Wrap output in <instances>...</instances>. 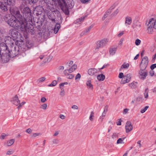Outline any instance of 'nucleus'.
<instances>
[{
  "mask_svg": "<svg viewBox=\"0 0 156 156\" xmlns=\"http://www.w3.org/2000/svg\"><path fill=\"white\" fill-rule=\"evenodd\" d=\"M5 21L11 27H14L16 29H11L9 30V33L11 36L15 38H18L19 32L17 30L19 29L20 21L16 17L12 14H6L4 17Z\"/></svg>",
  "mask_w": 156,
  "mask_h": 156,
  "instance_id": "1",
  "label": "nucleus"
},
{
  "mask_svg": "<svg viewBox=\"0 0 156 156\" xmlns=\"http://www.w3.org/2000/svg\"><path fill=\"white\" fill-rule=\"evenodd\" d=\"M19 40L15 42V46H10L7 52L5 55V61L7 62L9 58H13L19 55L20 50V43Z\"/></svg>",
  "mask_w": 156,
  "mask_h": 156,
  "instance_id": "2",
  "label": "nucleus"
},
{
  "mask_svg": "<svg viewBox=\"0 0 156 156\" xmlns=\"http://www.w3.org/2000/svg\"><path fill=\"white\" fill-rule=\"evenodd\" d=\"M28 22H22L20 25V30L24 31L27 34L30 33L31 35L34 34V27Z\"/></svg>",
  "mask_w": 156,
  "mask_h": 156,
  "instance_id": "3",
  "label": "nucleus"
},
{
  "mask_svg": "<svg viewBox=\"0 0 156 156\" xmlns=\"http://www.w3.org/2000/svg\"><path fill=\"white\" fill-rule=\"evenodd\" d=\"M57 1L58 5L62 10L65 12V14H68L69 12L67 8V4L64 0H44V2L47 4H55L56 3Z\"/></svg>",
  "mask_w": 156,
  "mask_h": 156,
  "instance_id": "4",
  "label": "nucleus"
},
{
  "mask_svg": "<svg viewBox=\"0 0 156 156\" xmlns=\"http://www.w3.org/2000/svg\"><path fill=\"white\" fill-rule=\"evenodd\" d=\"M23 17L25 19L24 22H29L32 23V19L31 12L30 8L27 7H25L23 10Z\"/></svg>",
  "mask_w": 156,
  "mask_h": 156,
  "instance_id": "5",
  "label": "nucleus"
},
{
  "mask_svg": "<svg viewBox=\"0 0 156 156\" xmlns=\"http://www.w3.org/2000/svg\"><path fill=\"white\" fill-rule=\"evenodd\" d=\"M12 4V0H0V8L3 11H6L7 10V5H11Z\"/></svg>",
  "mask_w": 156,
  "mask_h": 156,
  "instance_id": "6",
  "label": "nucleus"
},
{
  "mask_svg": "<svg viewBox=\"0 0 156 156\" xmlns=\"http://www.w3.org/2000/svg\"><path fill=\"white\" fill-rule=\"evenodd\" d=\"M46 4L47 5L45 7V12L46 14L51 12H54L55 14L57 13L58 14L59 13V12L57 9H55L53 7H52V4L53 5V4H52V3L51 4Z\"/></svg>",
  "mask_w": 156,
  "mask_h": 156,
  "instance_id": "7",
  "label": "nucleus"
},
{
  "mask_svg": "<svg viewBox=\"0 0 156 156\" xmlns=\"http://www.w3.org/2000/svg\"><path fill=\"white\" fill-rule=\"evenodd\" d=\"M8 45L5 43L2 42L0 43V53L2 56L5 58V55L7 52L9 48H8Z\"/></svg>",
  "mask_w": 156,
  "mask_h": 156,
  "instance_id": "8",
  "label": "nucleus"
},
{
  "mask_svg": "<svg viewBox=\"0 0 156 156\" xmlns=\"http://www.w3.org/2000/svg\"><path fill=\"white\" fill-rule=\"evenodd\" d=\"M17 40L13 39L11 37L9 36H6L4 38V41L9 46V48L10 46H15V42Z\"/></svg>",
  "mask_w": 156,
  "mask_h": 156,
  "instance_id": "9",
  "label": "nucleus"
},
{
  "mask_svg": "<svg viewBox=\"0 0 156 156\" xmlns=\"http://www.w3.org/2000/svg\"><path fill=\"white\" fill-rule=\"evenodd\" d=\"M108 41V39L107 38H104L98 41L97 43L95 50H97L100 48L103 47L104 46L106 45Z\"/></svg>",
  "mask_w": 156,
  "mask_h": 156,
  "instance_id": "10",
  "label": "nucleus"
},
{
  "mask_svg": "<svg viewBox=\"0 0 156 156\" xmlns=\"http://www.w3.org/2000/svg\"><path fill=\"white\" fill-rule=\"evenodd\" d=\"M148 63V57L145 56L143 58L140 65V69H141L145 70Z\"/></svg>",
  "mask_w": 156,
  "mask_h": 156,
  "instance_id": "11",
  "label": "nucleus"
},
{
  "mask_svg": "<svg viewBox=\"0 0 156 156\" xmlns=\"http://www.w3.org/2000/svg\"><path fill=\"white\" fill-rule=\"evenodd\" d=\"M145 70L140 69V70L139 72V77L140 79L144 80L148 74V72L147 71H144Z\"/></svg>",
  "mask_w": 156,
  "mask_h": 156,
  "instance_id": "12",
  "label": "nucleus"
},
{
  "mask_svg": "<svg viewBox=\"0 0 156 156\" xmlns=\"http://www.w3.org/2000/svg\"><path fill=\"white\" fill-rule=\"evenodd\" d=\"M33 44L31 43H30L29 42H27L25 45H23V46H20L21 49L22 51H24L26 50L27 48H30L33 46Z\"/></svg>",
  "mask_w": 156,
  "mask_h": 156,
  "instance_id": "13",
  "label": "nucleus"
},
{
  "mask_svg": "<svg viewBox=\"0 0 156 156\" xmlns=\"http://www.w3.org/2000/svg\"><path fill=\"white\" fill-rule=\"evenodd\" d=\"M146 25L147 26V32L149 34H152L154 32V29L153 26L152 24H149V22H147L146 23Z\"/></svg>",
  "mask_w": 156,
  "mask_h": 156,
  "instance_id": "14",
  "label": "nucleus"
},
{
  "mask_svg": "<svg viewBox=\"0 0 156 156\" xmlns=\"http://www.w3.org/2000/svg\"><path fill=\"white\" fill-rule=\"evenodd\" d=\"M125 128L126 132L127 133L130 132L132 130V126L130 122H127L126 124Z\"/></svg>",
  "mask_w": 156,
  "mask_h": 156,
  "instance_id": "15",
  "label": "nucleus"
},
{
  "mask_svg": "<svg viewBox=\"0 0 156 156\" xmlns=\"http://www.w3.org/2000/svg\"><path fill=\"white\" fill-rule=\"evenodd\" d=\"M57 14V13L55 14L54 12H51L48 13L47 15L50 20L53 22H54L55 21V19L56 18V15Z\"/></svg>",
  "mask_w": 156,
  "mask_h": 156,
  "instance_id": "16",
  "label": "nucleus"
},
{
  "mask_svg": "<svg viewBox=\"0 0 156 156\" xmlns=\"http://www.w3.org/2000/svg\"><path fill=\"white\" fill-rule=\"evenodd\" d=\"M43 8L41 6H39L35 8L34 10V12L37 16L41 15L42 14Z\"/></svg>",
  "mask_w": 156,
  "mask_h": 156,
  "instance_id": "17",
  "label": "nucleus"
},
{
  "mask_svg": "<svg viewBox=\"0 0 156 156\" xmlns=\"http://www.w3.org/2000/svg\"><path fill=\"white\" fill-rule=\"evenodd\" d=\"M118 47L117 46H112L109 48V54L111 55H114L116 53Z\"/></svg>",
  "mask_w": 156,
  "mask_h": 156,
  "instance_id": "18",
  "label": "nucleus"
},
{
  "mask_svg": "<svg viewBox=\"0 0 156 156\" xmlns=\"http://www.w3.org/2000/svg\"><path fill=\"white\" fill-rule=\"evenodd\" d=\"M19 101L18 97L17 95L13 97L11 100L12 103L16 106H18L19 104Z\"/></svg>",
  "mask_w": 156,
  "mask_h": 156,
  "instance_id": "19",
  "label": "nucleus"
},
{
  "mask_svg": "<svg viewBox=\"0 0 156 156\" xmlns=\"http://www.w3.org/2000/svg\"><path fill=\"white\" fill-rule=\"evenodd\" d=\"M87 72L90 75L93 76L97 73V70L94 68H91L88 70Z\"/></svg>",
  "mask_w": 156,
  "mask_h": 156,
  "instance_id": "20",
  "label": "nucleus"
},
{
  "mask_svg": "<svg viewBox=\"0 0 156 156\" xmlns=\"http://www.w3.org/2000/svg\"><path fill=\"white\" fill-rule=\"evenodd\" d=\"M149 24H152L153 27L156 29V18H151L149 20Z\"/></svg>",
  "mask_w": 156,
  "mask_h": 156,
  "instance_id": "21",
  "label": "nucleus"
},
{
  "mask_svg": "<svg viewBox=\"0 0 156 156\" xmlns=\"http://www.w3.org/2000/svg\"><path fill=\"white\" fill-rule=\"evenodd\" d=\"M64 73L67 79H72L74 77V76L73 75L69 73L68 71L67 70H65Z\"/></svg>",
  "mask_w": 156,
  "mask_h": 156,
  "instance_id": "22",
  "label": "nucleus"
},
{
  "mask_svg": "<svg viewBox=\"0 0 156 156\" xmlns=\"http://www.w3.org/2000/svg\"><path fill=\"white\" fill-rule=\"evenodd\" d=\"M132 22V18L129 16H126L125 18V25L127 26L130 25Z\"/></svg>",
  "mask_w": 156,
  "mask_h": 156,
  "instance_id": "23",
  "label": "nucleus"
},
{
  "mask_svg": "<svg viewBox=\"0 0 156 156\" xmlns=\"http://www.w3.org/2000/svg\"><path fill=\"white\" fill-rule=\"evenodd\" d=\"M86 84L87 87V88L88 90H92L93 89V85L91 84V81L90 80L87 81Z\"/></svg>",
  "mask_w": 156,
  "mask_h": 156,
  "instance_id": "24",
  "label": "nucleus"
},
{
  "mask_svg": "<svg viewBox=\"0 0 156 156\" xmlns=\"http://www.w3.org/2000/svg\"><path fill=\"white\" fill-rule=\"evenodd\" d=\"M112 9H108L105 13L102 18V20H104L106 18L108 15H109L112 12Z\"/></svg>",
  "mask_w": 156,
  "mask_h": 156,
  "instance_id": "25",
  "label": "nucleus"
},
{
  "mask_svg": "<svg viewBox=\"0 0 156 156\" xmlns=\"http://www.w3.org/2000/svg\"><path fill=\"white\" fill-rule=\"evenodd\" d=\"M93 25H91L89 27H88L81 33V35H86L87 33H88L90 31V30L93 27Z\"/></svg>",
  "mask_w": 156,
  "mask_h": 156,
  "instance_id": "26",
  "label": "nucleus"
},
{
  "mask_svg": "<svg viewBox=\"0 0 156 156\" xmlns=\"http://www.w3.org/2000/svg\"><path fill=\"white\" fill-rule=\"evenodd\" d=\"M137 82L133 81L131 83H129V86L131 88L135 89L137 87Z\"/></svg>",
  "mask_w": 156,
  "mask_h": 156,
  "instance_id": "27",
  "label": "nucleus"
},
{
  "mask_svg": "<svg viewBox=\"0 0 156 156\" xmlns=\"http://www.w3.org/2000/svg\"><path fill=\"white\" fill-rule=\"evenodd\" d=\"M77 65L76 64H74L70 68L67 70H68L69 73H70L74 71V70L77 68Z\"/></svg>",
  "mask_w": 156,
  "mask_h": 156,
  "instance_id": "28",
  "label": "nucleus"
},
{
  "mask_svg": "<svg viewBox=\"0 0 156 156\" xmlns=\"http://www.w3.org/2000/svg\"><path fill=\"white\" fill-rule=\"evenodd\" d=\"M125 76H126V80H125L124 83H129L131 79V75L129 74H127Z\"/></svg>",
  "mask_w": 156,
  "mask_h": 156,
  "instance_id": "29",
  "label": "nucleus"
},
{
  "mask_svg": "<svg viewBox=\"0 0 156 156\" xmlns=\"http://www.w3.org/2000/svg\"><path fill=\"white\" fill-rule=\"evenodd\" d=\"M129 63H126L125 62L121 66L120 70V71L123 69H127L129 67Z\"/></svg>",
  "mask_w": 156,
  "mask_h": 156,
  "instance_id": "30",
  "label": "nucleus"
},
{
  "mask_svg": "<svg viewBox=\"0 0 156 156\" xmlns=\"http://www.w3.org/2000/svg\"><path fill=\"white\" fill-rule=\"evenodd\" d=\"M60 28V25L59 24H56L55 25L54 29V31L55 34H56Z\"/></svg>",
  "mask_w": 156,
  "mask_h": 156,
  "instance_id": "31",
  "label": "nucleus"
},
{
  "mask_svg": "<svg viewBox=\"0 0 156 156\" xmlns=\"http://www.w3.org/2000/svg\"><path fill=\"white\" fill-rule=\"evenodd\" d=\"M97 79L100 81H102L105 78V76L103 74L98 75L97 76Z\"/></svg>",
  "mask_w": 156,
  "mask_h": 156,
  "instance_id": "32",
  "label": "nucleus"
},
{
  "mask_svg": "<svg viewBox=\"0 0 156 156\" xmlns=\"http://www.w3.org/2000/svg\"><path fill=\"white\" fill-rule=\"evenodd\" d=\"M59 143V140L58 139H54L52 140V144L54 145H56L58 144Z\"/></svg>",
  "mask_w": 156,
  "mask_h": 156,
  "instance_id": "33",
  "label": "nucleus"
},
{
  "mask_svg": "<svg viewBox=\"0 0 156 156\" xmlns=\"http://www.w3.org/2000/svg\"><path fill=\"white\" fill-rule=\"evenodd\" d=\"M59 88L61 90L60 93V95L61 96H63L64 95L65 91L63 87H62L61 86H59Z\"/></svg>",
  "mask_w": 156,
  "mask_h": 156,
  "instance_id": "34",
  "label": "nucleus"
},
{
  "mask_svg": "<svg viewBox=\"0 0 156 156\" xmlns=\"http://www.w3.org/2000/svg\"><path fill=\"white\" fill-rule=\"evenodd\" d=\"M149 90L148 88H146L145 90L144 93V97L145 98H147L148 97V93Z\"/></svg>",
  "mask_w": 156,
  "mask_h": 156,
  "instance_id": "35",
  "label": "nucleus"
},
{
  "mask_svg": "<svg viewBox=\"0 0 156 156\" xmlns=\"http://www.w3.org/2000/svg\"><path fill=\"white\" fill-rule=\"evenodd\" d=\"M125 138L126 137H122L119 139L118 140H117V144H124V142H123V141Z\"/></svg>",
  "mask_w": 156,
  "mask_h": 156,
  "instance_id": "36",
  "label": "nucleus"
},
{
  "mask_svg": "<svg viewBox=\"0 0 156 156\" xmlns=\"http://www.w3.org/2000/svg\"><path fill=\"white\" fill-rule=\"evenodd\" d=\"M57 84V82L56 80H53L52 83L48 85V87H54Z\"/></svg>",
  "mask_w": 156,
  "mask_h": 156,
  "instance_id": "37",
  "label": "nucleus"
},
{
  "mask_svg": "<svg viewBox=\"0 0 156 156\" xmlns=\"http://www.w3.org/2000/svg\"><path fill=\"white\" fill-rule=\"evenodd\" d=\"M14 142V141L13 139H11L7 142V145L9 146H11L13 144Z\"/></svg>",
  "mask_w": 156,
  "mask_h": 156,
  "instance_id": "38",
  "label": "nucleus"
},
{
  "mask_svg": "<svg viewBox=\"0 0 156 156\" xmlns=\"http://www.w3.org/2000/svg\"><path fill=\"white\" fill-rule=\"evenodd\" d=\"M94 113L93 111H92L90 112V115L89 117V119L92 121L93 120V117H94Z\"/></svg>",
  "mask_w": 156,
  "mask_h": 156,
  "instance_id": "39",
  "label": "nucleus"
},
{
  "mask_svg": "<svg viewBox=\"0 0 156 156\" xmlns=\"http://www.w3.org/2000/svg\"><path fill=\"white\" fill-rule=\"evenodd\" d=\"M141 27L140 24L138 22H136V23H134L133 24V28L140 27Z\"/></svg>",
  "mask_w": 156,
  "mask_h": 156,
  "instance_id": "40",
  "label": "nucleus"
},
{
  "mask_svg": "<svg viewBox=\"0 0 156 156\" xmlns=\"http://www.w3.org/2000/svg\"><path fill=\"white\" fill-rule=\"evenodd\" d=\"M81 78V75L80 73H78L75 77V80L77 81H79Z\"/></svg>",
  "mask_w": 156,
  "mask_h": 156,
  "instance_id": "41",
  "label": "nucleus"
},
{
  "mask_svg": "<svg viewBox=\"0 0 156 156\" xmlns=\"http://www.w3.org/2000/svg\"><path fill=\"white\" fill-rule=\"evenodd\" d=\"M149 106H145L144 108L142 109L140 111V112L142 113H144L148 108Z\"/></svg>",
  "mask_w": 156,
  "mask_h": 156,
  "instance_id": "42",
  "label": "nucleus"
},
{
  "mask_svg": "<svg viewBox=\"0 0 156 156\" xmlns=\"http://www.w3.org/2000/svg\"><path fill=\"white\" fill-rule=\"evenodd\" d=\"M84 19V17H81L76 20V23L80 24L81 21Z\"/></svg>",
  "mask_w": 156,
  "mask_h": 156,
  "instance_id": "43",
  "label": "nucleus"
},
{
  "mask_svg": "<svg viewBox=\"0 0 156 156\" xmlns=\"http://www.w3.org/2000/svg\"><path fill=\"white\" fill-rule=\"evenodd\" d=\"M126 76H124L122 78V79L121 80V81H120V83L121 84H124L126 83H124L125 81V80H126Z\"/></svg>",
  "mask_w": 156,
  "mask_h": 156,
  "instance_id": "44",
  "label": "nucleus"
},
{
  "mask_svg": "<svg viewBox=\"0 0 156 156\" xmlns=\"http://www.w3.org/2000/svg\"><path fill=\"white\" fill-rule=\"evenodd\" d=\"M141 43V41L139 39H137L136 41L135 42V44L136 45H139Z\"/></svg>",
  "mask_w": 156,
  "mask_h": 156,
  "instance_id": "45",
  "label": "nucleus"
},
{
  "mask_svg": "<svg viewBox=\"0 0 156 156\" xmlns=\"http://www.w3.org/2000/svg\"><path fill=\"white\" fill-rule=\"evenodd\" d=\"M47 107V105L46 104H44L41 105V108L43 109H46Z\"/></svg>",
  "mask_w": 156,
  "mask_h": 156,
  "instance_id": "46",
  "label": "nucleus"
},
{
  "mask_svg": "<svg viewBox=\"0 0 156 156\" xmlns=\"http://www.w3.org/2000/svg\"><path fill=\"white\" fill-rule=\"evenodd\" d=\"M149 75L151 76H152L154 75V71L152 70H151L149 72Z\"/></svg>",
  "mask_w": 156,
  "mask_h": 156,
  "instance_id": "47",
  "label": "nucleus"
},
{
  "mask_svg": "<svg viewBox=\"0 0 156 156\" xmlns=\"http://www.w3.org/2000/svg\"><path fill=\"white\" fill-rule=\"evenodd\" d=\"M45 79L46 78L45 77H42L40 78L39 79V80H38V81L40 83L44 81L45 80Z\"/></svg>",
  "mask_w": 156,
  "mask_h": 156,
  "instance_id": "48",
  "label": "nucleus"
},
{
  "mask_svg": "<svg viewBox=\"0 0 156 156\" xmlns=\"http://www.w3.org/2000/svg\"><path fill=\"white\" fill-rule=\"evenodd\" d=\"M118 137V134L116 133H113L112 135V137L113 139H115Z\"/></svg>",
  "mask_w": 156,
  "mask_h": 156,
  "instance_id": "49",
  "label": "nucleus"
},
{
  "mask_svg": "<svg viewBox=\"0 0 156 156\" xmlns=\"http://www.w3.org/2000/svg\"><path fill=\"white\" fill-rule=\"evenodd\" d=\"M41 135V133H34L33 134V135L32 136L34 137H36L37 136H40Z\"/></svg>",
  "mask_w": 156,
  "mask_h": 156,
  "instance_id": "50",
  "label": "nucleus"
},
{
  "mask_svg": "<svg viewBox=\"0 0 156 156\" xmlns=\"http://www.w3.org/2000/svg\"><path fill=\"white\" fill-rule=\"evenodd\" d=\"M129 111V109L128 108L124 109L123 111V114H127L128 112Z\"/></svg>",
  "mask_w": 156,
  "mask_h": 156,
  "instance_id": "51",
  "label": "nucleus"
},
{
  "mask_svg": "<svg viewBox=\"0 0 156 156\" xmlns=\"http://www.w3.org/2000/svg\"><path fill=\"white\" fill-rule=\"evenodd\" d=\"M7 136L8 135H6L4 133H3L0 137V138L2 140L4 139L5 138V136Z\"/></svg>",
  "mask_w": 156,
  "mask_h": 156,
  "instance_id": "52",
  "label": "nucleus"
},
{
  "mask_svg": "<svg viewBox=\"0 0 156 156\" xmlns=\"http://www.w3.org/2000/svg\"><path fill=\"white\" fill-rule=\"evenodd\" d=\"M64 67L63 66H60L58 68V71H62L64 69Z\"/></svg>",
  "mask_w": 156,
  "mask_h": 156,
  "instance_id": "53",
  "label": "nucleus"
},
{
  "mask_svg": "<svg viewBox=\"0 0 156 156\" xmlns=\"http://www.w3.org/2000/svg\"><path fill=\"white\" fill-rule=\"evenodd\" d=\"M156 68V64H154L151 65L150 68L151 70H153L155 68Z\"/></svg>",
  "mask_w": 156,
  "mask_h": 156,
  "instance_id": "54",
  "label": "nucleus"
},
{
  "mask_svg": "<svg viewBox=\"0 0 156 156\" xmlns=\"http://www.w3.org/2000/svg\"><path fill=\"white\" fill-rule=\"evenodd\" d=\"M124 76L123 73H120L119 75V78L120 79H122Z\"/></svg>",
  "mask_w": 156,
  "mask_h": 156,
  "instance_id": "55",
  "label": "nucleus"
},
{
  "mask_svg": "<svg viewBox=\"0 0 156 156\" xmlns=\"http://www.w3.org/2000/svg\"><path fill=\"white\" fill-rule=\"evenodd\" d=\"M124 41V38H122L119 41V45H122L123 44V41Z\"/></svg>",
  "mask_w": 156,
  "mask_h": 156,
  "instance_id": "56",
  "label": "nucleus"
},
{
  "mask_svg": "<svg viewBox=\"0 0 156 156\" xmlns=\"http://www.w3.org/2000/svg\"><path fill=\"white\" fill-rule=\"evenodd\" d=\"M124 33V31H121L120 32L119 34H118L117 35V36L118 37H120Z\"/></svg>",
  "mask_w": 156,
  "mask_h": 156,
  "instance_id": "57",
  "label": "nucleus"
},
{
  "mask_svg": "<svg viewBox=\"0 0 156 156\" xmlns=\"http://www.w3.org/2000/svg\"><path fill=\"white\" fill-rule=\"evenodd\" d=\"M68 84L67 82H64L63 83H61L59 84L60 86H61L62 87H63L64 85H67Z\"/></svg>",
  "mask_w": 156,
  "mask_h": 156,
  "instance_id": "58",
  "label": "nucleus"
},
{
  "mask_svg": "<svg viewBox=\"0 0 156 156\" xmlns=\"http://www.w3.org/2000/svg\"><path fill=\"white\" fill-rule=\"evenodd\" d=\"M26 132L28 133H30L32 132V130L30 129L29 128L26 130Z\"/></svg>",
  "mask_w": 156,
  "mask_h": 156,
  "instance_id": "59",
  "label": "nucleus"
},
{
  "mask_svg": "<svg viewBox=\"0 0 156 156\" xmlns=\"http://www.w3.org/2000/svg\"><path fill=\"white\" fill-rule=\"evenodd\" d=\"M30 3H35L37 1V0H29Z\"/></svg>",
  "mask_w": 156,
  "mask_h": 156,
  "instance_id": "60",
  "label": "nucleus"
},
{
  "mask_svg": "<svg viewBox=\"0 0 156 156\" xmlns=\"http://www.w3.org/2000/svg\"><path fill=\"white\" fill-rule=\"evenodd\" d=\"M119 12V10L118 9H116V10H115L114 12L113 13V15H117L118 13Z\"/></svg>",
  "mask_w": 156,
  "mask_h": 156,
  "instance_id": "61",
  "label": "nucleus"
},
{
  "mask_svg": "<svg viewBox=\"0 0 156 156\" xmlns=\"http://www.w3.org/2000/svg\"><path fill=\"white\" fill-rule=\"evenodd\" d=\"M119 121L117 122V125H121V122L122 121L121 119H119Z\"/></svg>",
  "mask_w": 156,
  "mask_h": 156,
  "instance_id": "62",
  "label": "nucleus"
},
{
  "mask_svg": "<svg viewBox=\"0 0 156 156\" xmlns=\"http://www.w3.org/2000/svg\"><path fill=\"white\" fill-rule=\"evenodd\" d=\"M46 101V99L44 97H42L41 99V101L42 103Z\"/></svg>",
  "mask_w": 156,
  "mask_h": 156,
  "instance_id": "63",
  "label": "nucleus"
},
{
  "mask_svg": "<svg viewBox=\"0 0 156 156\" xmlns=\"http://www.w3.org/2000/svg\"><path fill=\"white\" fill-rule=\"evenodd\" d=\"M72 108L74 109H78V107L77 105H74L72 106Z\"/></svg>",
  "mask_w": 156,
  "mask_h": 156,
  "instance_id": "64",
  "label": "nucleus"
}]
</instances>
